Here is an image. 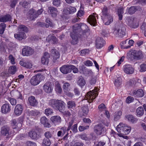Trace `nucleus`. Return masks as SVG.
I'll return each instance as SVG.
<instances>
[{"label":"nucleus","instance_id":"38","mask_svg":"<svg viewBox=\"0 0 146 146\" xmlns=\"http://www.w3.org/2000/svg\"><path fill=\"white\" fill-rule=\"evenodd\" d=\"M126 118L129 121H131L133 123L136 122L137 119L136 118L134 117L132 115H128L125 116Z\"/></svg>","mask_w":146,"mask_h":146},{"label":"nucleus","instance_id":"59","mask_svg":"<svg viewBox=\"0 0 146 146\" xmlns=\"http://www.w3.org/2000/svg\"><path fill=\"white\" fill-rule=\"evenodd\" d=\"M140 71L141 72H144L146 71V64H142L140 65Z\"/></svg>","mask_w":146,"mask_h":146},{"label":"nucleus","instance_id":"42","mask_svg":"<svg viewBox=\"0 0 146 146\" xmlns=\"http://www.w3.org/2000/svg\"><path fill=\"white\" fill-rule=\"evenodd\" d=\"M122 80L121 77H117L115 80L114 84L117 87H119L121 85Z\"/></svg>","mask_w":146,"mask_h":146},{"label":"nucleus","instance_id":"60","mask_svg":"<svg viewBox=\"0 0 146 146\" xmlns=\"http://www.w3.org/2000/svg\"><path fill=\"white\" fill-rule=\"evenodd\" d=\"M61 3V1L60 0H53L52 3L55 6L58 7Z\"/></svg>","mask_w":146,"mask_h":146},{"label":"nucleus","instance_id":"5","mask_svg":"<svg viewBox=\"0 0 146 146\" xmlns=\"http://www.w3.org/2000/svg\"><path fill=\"white\" fill-rule=\"evenodd\" d=\"M125 27L122 25H120L115 27L113 33L116 37H122L125 35Z\"/></svg>","mask_w":146,"mask_h":146},{"label":"nucleus","instance_id":"40","mask_svg":"<svg viewBox=\"0 0 146 146\" xmlns=\"http://www.w3.org/2000/svg\"><path fill=\"white\" fill-rule=\"evenodd\" d=\"M85 82L83 78L81 76H80L78 78V85L81 87H82L85 85Z\"/></svg>","mask_w":146,"mask_h":146},{"label":"nucleus","instance_id":"43","mask_svg":"<svg viewBox=\"0 0 146 146\" xmlns=\"http://www.w3.org/2000/svg\"><path fill=\"white\" fill-rule=\"evenodd\" d=\"M76 105L74 102L72 101H69L67 102V107L68 108H75Z\"/></svg>","mask_w":146,"mask_h":146},{"label":"nucleus","instance_id":"21","mask_svg":"<svg viewBox=\"0 0 146 146\" xmlns=\"http://www.w3.org/2000/svg\"><path fill=\"white\" fill-rule=\"evenodd\" d=\"M50 57V55L48 52H45L44 56L41 58V63L43 64H47L48 62V58Z\"/></svg>","mask_w":146,"mask_h":146},{"label":"nucleus","instance_id":"51","mask_svg":"<svg viewBox=\"0 0 146 146\" xmlns=\"http://www.w3.org/2000/svg\"><path fill=\"white\" fill-rule=\"evenodd\" d=\"M6 27V25L4 23H1L0 24V34H3Z\"/></svg>","mask_w":146,"mask_h":146},{"label":"nucleus","instance_id":"30","mask_svg":"<svg viewBox=\"0 0 146 146\" xmlns=\"http://www.w3.org/2000/svg\"><path fill=\"white\" fill-rule=\"evenodd\" d=\"M18 32L27 33L28 32V28L25 25H20L18 27Z\"/></svg>","mask_w":146,"mask_h":146},{"label":"nucleus","instance_id":"45","mask_svg":"<svg viewBox=\"0 0 146 146\" xmlns=\"http://www.w3.org/2000/svg\"><path fill=\"white\" fill-rule=\"evenodd\" d=\"M137 7H131L129 9L128 13L130 15L134 13L137 10Z\"/></svg>","mask_w":146,"mask_h":146},{"label":"nucleus","instance_id":"64","mask_svg":"<svg viewBox=\"0 0 146 146\" xmlns=\"http://www.w3.org/2000/svg\"><path fill=\"white\" fill-rule=\"evenodd\" d=\"M27 146H36V144L35 142L31 141H28L26 143Z\"/></svg>","mask_w":146,"mask_h":146},{"label":"nucleus","instance_id":"17","mask_svg":"<svg viewBox=\"0 0 146 146\" xmlns=\"http://www.w3.org/2000/svg\"><path fill=\"white\" fill-rule=\"evenodd\" d=\"M105 41L100 37H98L96 41V47L97 48H100L104 46Z\"/></svg>","mask_w":146,"mask_h":146},{"label":"nucleus","instance_id":"26","mask_svg":"<svg viewBox=\"0 0 146 146\" xmlns=\"http://www.w3.org/2000/svg\"><path fill=\"white\" fill-rule=\"evenodd\" d=\"M50 120L54 123L57 124L61 121V119L60 117L58 115L52 116L50 118Z\"/></svg>","mask_w":146,"mask_h":146},{"label":"nucleus","instance_id":"52","mask_svg":"<svg viewBox=\"0 0 146 146\" xmlns=\"http://www.w3.org/2000/svg\"><path fill=\"white\" fill-rule=\"evenodd\" d=\"M67 10L68 11L69 13L72 14L76 12V8L75 7L70 6L68 8Z\"/></svg>","mask_w":146,"mask_h":146},{"label":"nucleus","instance_id":"11","mask_svg":"<svg viewBox=\"0 0 146 146\" xmlns=\"http://www.w3.org/2000/svg\"><path fill=\"white\" fill-rule=\"evenodd\" d=\"M34 53V50L31 47L28 46H25L22 50V54L23 56H30L33 54Z\"/></svg>","mask_w":146,"mask_h":146},{"label":"nucleus","instance_id":"50","mask_svg":"<svg viewBox=\"0 0 146 146\" xmlns=\"http://www.w3.org/2000/svg\"><path fill=\"white\" fill-rule=\"evenodd\" d=\"M53 111L51 108H47L45 110V113L47 116L51 115L53 113Z\"/></svg>","mask_w":146,"mask_h":146},{"label":"nucleus","instance_id":"9","mask_svg":"<svg viewBox=\"0 0 146 146\" xmlns=\"http://www.w3.org/2000/svg\"><path fill=\"white\" fill-rule=\"evenodd\" d=\"M53 84L51 82H46L43 86V89L44 91L48 93L52 92L53 90Z\"/></svg>","mask_w":146,"mask_h":146},{"label":"nucleus","instance_id":"54","mask_svg":"<svg viewBox=\"0 0 146 146\" xmlns=\"http://www.w3.org/2000/svg\"><path fill=\"white\" fill-rule=\"evenodd\" d=\"M17 119L18 122V123L17 125V127L18 128H19L22 126V123L24 120V117H20Z\"/></svg>","mask_w":146,"mask_h":146},{"label":"nucleus","instance_id":"29","mask_svg":"<svg viewBox=\"0 0 146 146\" xmlns=\"http://www.w3.org/2000/svg\"><path fill=\"white\" fill-rule=\"evenodd\" d=\"M124 124L123 123H120L116 127L117 131L122 134H124Z\"/></svg>","mask_w":146,"mask_h":146},{"label":"nucleus","instance_id":"27","mask_svg":"<svg viewBox=\"0 0 146 146\" xmlns=\"http://www.w3.org/2000/svg\"><path fill=\"white\" fill-rule=\"evenodd\" d=\"M29 104L31 106H35L38 104V102L35 97L33 96L29 97L28 98Z\"/></svg>","mask_w":146,"mask_h":146},{"label":"nucleus","instance_id":"53","mask_svg":"<svg viewBox=\"0 0 146 146\" xmlns=\"http://www.w3.org/2000/svg\"><path fill=\"white\" fill-rule=\"evenodd\" d=\"M70 86V84L68 82H65L64 83L62 88L64 92H66L68 91Z\"/></svg>","mask_w":146,"mask_h":146},{"label":"nucleus","instance_id":"20","mask_svg":"<svg viewBox=\"0 0 146 146\" xmlns=\"http://www.w3.org/2000/svg\"><path fill=\"white\" fill-rule=\"evenodd\" d=\"M38 132L35 130H33L29 133V135L31 138L37 139L39 137Z\"/></svg>","mask_w":146,"mask_h":146},{"label":"nucleus","instance_id":"14","mask_svg":"<svg viewBox=\"0 0 146 146\" xmlns=\"http://www.w3.org/2000/svg\"><path fill=\"white\" fill-rule=\"evenodd\" d=\"M23 109V106L20 104L17 105L14 109V113L16 115H20L22 113Z\"/></svg>","mask_w":146,"mask_h":146},{"label":"nucleus","instance_id":"33","mask_svg":"<svg viewBox=\"0 0 146 146\" xmlns=\"http://www.w3.org/2000/svg\"><path fill=\"white\" fill-rule=\"evenodd\" d=\"M1 133L5 136H8L9 134V127L3 126L1 129Z\"/></svg>","mask_w":146,"mask_h":146},{"label":"nucleus","instance_id":"19","mask_svg":"<svg viewBox=\"0 0 146 146\" xmlns=\"http://www.w3.org/2000/svg\"><path fill=\"white\" fill-rule=\"evenodd\" d=\"M132 94L136 98L142 97L144 95V92L141 89H139L137 90H134L133 91Z\"/></svg>","mask_w":146,"mask_h":146},{"label":"nucleus","instance_id":"25","mask_svg":"<svg viewBox=\"0 0 146 146\" xmlns=\"http://www.w3.org/2000/svg\"><path fill=\"white\" fill-rule=\"evenodd\" d=\"M46 40L51 44H56L57 42V38L53 35H49L47 38Z\"/></svg>","mask_w":146,"mask_h":146},{"label":"nucleus","instance_id":"1","mask_svg":"<svg viewBox=\"0 0 146 146\" xmlns=\"http://www.w3.org/2000/svg\"><path fill=\"white\" fill-rule=\"evenodd\" d=\"M81 25L79 24H76L73 26L71 29L72 31L70 34V36L72 39L71 40V43L74 45L76 44L78 41V37H80L78 35V33L79 32L81 29H82Z\"/></svg>","mask_w":146,"mask_h":146},{"label":"nucleus","instance_id":"6","mask_svg":"<svg viewBox=\"0 0 146 146\" xmlns=\"http://www.w3.org/2000/svg\"><path fill=\"white\" fill-rule=\"evenodd\" d=\"M94 132L98 135L104 134L106 131L105 127L101 124L96 125L94 128Z\"/></svg>","mask_w":146,"mask_h":146},{"label":"nucleus","instance_id":"31","mask_svg":"<svg viewBox=\"0 0 146 146\" xmlns=\"http://www.w3.org/2000/svg\"><path fill=\"white\" fill-rule=\"evenodd\" d=\"M20 64L21 66H23L27 68H32V65L31 63L29 62H25L23 60L20 61Z\"/></svg>","mask_w":146,"mask_h":146},{"label":"nucleus","instance_id":"61","mask_svg":"<svg viewBox=\"0 0 146 146\" xmlns=\"http://www.w3.org/2000/svg\"><path fill=\"white\" fill-rule=\"evenodd\" d=\"M9 59L10 60L12 64H15V58L12 54H10L9 56Z\"/></svg>","mask_w":146,"mask_h":146},{"label":"nucleus","instance_id":"47","mask_svg":"<svg viewBox=\"0 0 146 146\" xmlns=\"http://www.w3.org/2000/svg\"><path fill=\"white\" fill-rule=\"evenodd\" d=\"M130 131L131 127L124 124V131L125 132L124 134L127 135L130 132Z\"/></svg>","mask_w":146,"mask_h":146},{"label":"nucleus","instance_id":"8","mask_svg":"<svg viewBox=\"0 0 146 146\" xmlns=\"http://www.w3.org/2000/svg\"><path fill=\"white\" fill-rule=\"evenodd\" d=\"M98 89L97 87H95L93 92L90 91L87 94L88 99H89L88 101L89 103L92 102L95 99L96 97L98 95V93L97 92Z\"/></svg>","mask_w":146,"mask_h":146},{"label":"nucleus","instance_id":"49","mask_svg":"<svg viewBox=\"0 0 146 146\" xmlns=\"http://www.w3.org/2000/svg\"><path fill=\"white\" fill-rule=\"evenodd\" d=\"M44 135L46 138L50 139L53 137V134L50 131H47L44 134Z\"/></svg>","mask_w":146,"mask_h":146},{"label":"nucleus","instance_id":"37","mask_svg":"<svg viewBox=\"0 0 146 146\" xmlns=\"http://www.w3.org/2000/svg\"><path fill=\"white\" fill-rule=\"evenodd\" d=\"M118 15L119 17V19L120 20L122 19L123 14V7H120L117 10Z\"/></svg>","mask_w":146,"mask_h":146},{"label":"nucleus","instance_id":"57","mask_svg":"<svg viewBox=\"0 0 146 146\" xmlns=\"http://www.w3.org/2000/svg\"><path fill=\"white\" fill-rule=\"evenodd\" d=\"M89 128V126L88 125H86L85 126H80L79 127V130L80 131H82L88 129Z\"/></svg>","mask_w":146,"mask_h":146},{"label":"nucleus","instance_id":"41","mask_svg":"<svg viewBox=\"0 0 146 146\" xmlns=\"http://www.w3.org/2000/svg\"><path fill=\"white\" fill-rule=\"evenodd\" d=\"M67 131L66 127H62L61 128L60 131L58 132L57 135L58 137L62 136Z\"/></svg>","mask_w":146,"mask_h":146},{"label":"nucleus","instance_id":"63","mask_svg":"<svg viewBox=\"0 0 146 146\" xmlns=\"http://www.w3.org/2000/svg\"><path fill=\"white\" fill-rule=\"evenodd\" d=\"M71 129L73 133H76L77 131V124H75Z\"/></svg>","mask_w":146,"mask_h":146},{"label":"nucleus","instance_id":"2","mask_svg":"<svg viewBox=\"0 0 146 146\" xmlns=\"http://www.w3.org/2000/svg\"><path fill=\"white\" fill-rule=\"evenodd\" d=\"M49 105L53 109L58 110L62 113H64L65 108V103L59 100L52 99L48 102Z\"/></svg>","mask_w":146,"mask_h":146},{"label":"nucleus","instance_id":"4","mask_svg":"<svg viewBox=\"0 0 146 146\" xmlns=\"http://www.w3.org/2000/svg\"><path fill=\"white\" fill-rule=\"evenodd\" d=\"M127 57L131 60H139L142 59L143 57V55L142 51L133 50L130 51L127 53Z\"/></svg>","mask_w":146,"mask_h":146},{"label":"nucleus","instance_id":"62","mask_svg":"<svg viewBox=\"0 0 146 146\" xmlns=\"http://www.w3.org/2000/svg\"><path fill=\"white\" fill-rule=\"evenodd\" d=\"M19 4L22 5L23 7L26 8V7L29 4V2L25 1H22L20 2Z\"/></svg>","mask_w":146,"mask_h":146},{"label":"nucleus","instance_id":"10","mask_svg":"<svg viewBox=\"0 0 146 146\" xmlns=\"http://www.w3.org/2000/svg\"><path fill=\"white\" fill-rule=\"evenodd\" d=\"M96 17L98 19V15L96 13H93L92 14L90 15L88 18V22L91 25L94 26L96 25L97 24Z\"/></svg>","mask_w":146,"mask_h":146},{"label":"nucleus","instance_id":"35","mask_svg":"<svg viewBox=\"0 0 146 146\" xmlns=\"http://www.w3.org/2000/svg\"><path fill=\"white\" fill-rule=\"evenodd\" d=\"M55 90L56 92L58 94H61L62 92V89L60 84L58 82H55Z\"/></svg>","mask_w":146,"mask_h":146},{"label":"nucleus","instance_id":"44","mask_svg":"<svg viewBox=\"0 0 146 146\" xmlns=\"http://www.w3.org/2000/svg\"><path fill=\"white\" fill-rule=\"evenodd\" d=\"M51 143L50 139L44 138L43 140L42 144L45 146H49Z\"/></svg>","mask_w":146,"mask_h":146},{"label":"nucleus","instance_id":"34","mask_svg":"<svg viewBox=\"0 0 146 146\" xmlns=\"http://www.w3.org/2000/svg\"><path fill=\"white\" fill-rule=\"evenodd\" d=\"M52 55L54 56V58L57 59L59 57V53L58 51L55 49H52L51 50Z\"/></svg>","mask_w":146,"mask_h":146},{"label":"nucleus","instance_id":"22","mask_svg":"<svg viewBox=\"0 0 146 146\" xmlns=\"http://www.w3.org/2000/svg\"><path fill=\"white\" fill-rule=\"evenodd\" d=\"M88 111L89 109L88 107L83 106L82 107L81 110L79 112L78 114L81 117L84 116H86L87 115Z\"/></svg>","mask_w":146,"mask_h":146},{"label":"nucleus","instance_id":"56","mask_svg":"<svg viewBox=\"0 0 146 146\" xmlns=\"http://www.w3.org/2000/svg\"><path fill=\"white\" fill-rule=\"evenodd\" d=\"M8 100L9 101L11 104L12 105H15L17 103V100L15 99L11 98H8Z\"/></svg>","mask_w":146,"mask_h":146},{"label":"nucleus","instance_id":"15","mask_svg":"<svg viewBox=\"0 0 146 146\" xmlns=\"http://www.w3.org/2000/svg\"><path fill=\"white\" fill-rule=\"evenodd\" d=\"M11 110V106L9 104H3L1 107V112L4 114L9 113Z\"/></svg>","mask_w":146,"mask_h":146},{"label":"nucleus","instance_id":"48","mask_svg":"<svg viewBox=\"0 0 146 146\" xmlns=\"http://www.w3.org/2000/svg\"><path fill=\"white\" fill-rule=\"evenodd\" d=\"M120 44L121 48L123 49H126L125 48L126 46L129 45L128 39H127L121 42Z\"/></svg>","mask_w":146,"mask_h":146},{"label":"nucleus","instance_id":"24","mask_svg":"<svg viewBox=\"0 0 146 146\" xmlns=\"http://www.w3.org/2000/svg\"><path fill=\"white\" fill-rule=\"evenodd\" d=\"M40 122L41 124L44 125L45 127L49 128L51 126L50 124L48 122L47 119L45 116L41 118Z\"/></svg>","mask_w":146,"mask_h":146},{"label":"nucleus","instance_id":"55","mask_svg":"<svg viewBox=\"0 0 146 146\" xmlns=\"http://www.w3.org/2000/svg\"><path fill=\"white\" fill-rule=\"evenodd\" d=\"M16 71V68L15 66H12L9 69V72L11 74H14Z\"/></svg>","mask_w":146,"mask_h":146},{"label":"nucleus","instance_id":"12","mask_svg":"<svg viewBox=\"0 0 146 146\" xmlns=\"http://www.w3.org/2000/svg\"><path fill=\"white\" fill-rule=\"evenodd\" d=\"M98 109L99 111L101 112H105L104 113L108 118L110 117V113L107 110L106 107L104 104L102 103L100 105L98 106Z\"/></svg>","mask_w":146,"mask_h":146},{"label":"nucleus","instance_id":"23","mask_svg":"<svg viewBox=\"0 0 146 146\" xmlns=\"http://www.w3.org/2000/svg\"><path fill=\"white\" fill-rule=\"evenodd\" d=\"M15 37L19 40H22L25 39L26 37V35L24 32H18L17 34L14 35Z\"/></svg>","mask_w":146,"mask_h":146},{"label":"nucleus","instance_id":"28","mask_svg":"<svg viewBox=\"0 0 146 146\" xmlns=\"http://www.w3.org/2000/svg\"><path fill=\"white\" fill-rule=\"evenodd\" d=\"M36 13L35 11L33 9H31L29 11L27 14V15L30 20H33L37 17L35 16V15L36 14Z\"/></svg>","mask_w":146,"mask_h":146},{"label":"nucleus","instance_id":"16","mask_svg":"<svg viewBox=\"0 0 146 146\" xmlns=\"http://www.w3.org/2000/svg\"><path fill=\"white\" fill-rule=\"evenodd\" d=\"M71 66L73 67L71 65H64L60 68V70L63 74H67L71 72Z\"/></svg>","mask_w":146,"mask_h":146},{"label":"nucleus","instance_id":"39","mask_svg":"<svg viewBox=\"0 0 146 146\" xmlns=\"http://www.w3.org/2000/svg\"><path fill=\"white\" fill-rule=\"evenodd\" d=\"M136 113L137 116L138 117L142 115L144 113L143 108L141 107L138 108L136 110Z\"/></svg>","mask_w":146,"mask_h":146},{"label":"nucleus","instance_id":"58","mask_svg":"<svg viewBox=\"0 0 146 146\" xmlns=\"http://www.w3.org/2000/svg\"><path fill=\"white\" fill-rule=\"evenodd\" d=\"M87 33V31L85 30L82 31V32H80L79 34L80 35V37L81 38H86L87 37L86 33Z\"/></svg>","mask_w":146,"mask_h":146},{"label":"nucleus","instance_id":"32","mask_svg":"<svg viewBox=\"0 0 146 146\" xmlns=\"http://www.w3.org/2000/svg\"><path fill=\"white\" fill-rule=\"evenodd\" d=\"M11 17L10 15H7L4 16L0 17V22H5L11 21Z\"/></svg>","mask_w":146,"mask_h":146},{"label":"nucleus","instance_id":"3","mask_svg":"<svg viewBox=\"0 0 146 146\" xmlns=\"http://www.w3.org/2000/svg\"><path fill=\"white\" fill-rule=\"evenodd\" d=\"M102 19L105 23V25H108L113 21L112 16L108 13V9L107 7H104L102 10Z\"/></svg>","mask_w":146,"mask_h":146},{"label":"nucleus","instance_id":"36","mask_svg":"<svg viewBox=\"0 0 146 146\" xmlns=\"http://www.w3.org/2000/svg\"><path fill=\"white\" fill-rule=\"evenodd\" d=\"M122 114V112L121 111L115 112L113 114L114 120L117 121L120 119Z\"/></svg>","mask_w":146,"mask_h":146},{"label":"nucleus","instance_id":"46","mask_svg":"<svg viewBox=\"0 0 146 146\" xmlns=\"http://www.w3.org/2000/svg\"><path fill=\"white\" fill-rule=\"evenodd\" d=\"M45 22L48 24H46L45 25V27L48 28L49 26L52 27L53 26V24L52 23L51 20L49 18H47L45 20Z\"/></svg>","mask_w":146,"mask_h":146},{"label":"nucleus","instance_id":"7","mask_svg":"<svg viewBox=\"0 0 146 146\" xmlns=\"http://www.w3.org/2000/svg\"><path fill=\"white\" fill-rule=\"evenodd\" d=\"M42 75L39 74H37L31 78L30 80V82L33 86H36L42 81Z\"/></svg>","mask_w":146,"mask_h":146},{"label":"nucleus","instance_id":"18","mask_svg":"<svg viewBox=\"0 0 146 146\" xmlns=\"http://www.w3.org/2000/svg\"><path fill=\"white\" fill-rule=\"evenodd\" d=\"M48 11L51 16L53 17H56L57 15L59 13V12L57 9L52 7H48Z\"/></svg>","mask_w":146,"mask_h":146},{"label":"nucleus","instance_id":"13","mask_svg":"<svg viewBox=\"0 0 146 146\" xmlns=\"http://www.w3.org/2000/svg\"><path fill=\"white\" fill-rule=\"evenodd\" d=\"M124 72L127 74H132L134 72V69L132 66L129 64H125L123 67Z\"/></svg>","mask_w":146,"mask_h":146}]
</instances>
